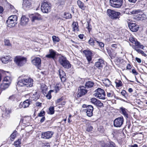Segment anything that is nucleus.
Returning <instances> with one entry per match:
<instances>
[{"mask_svg":"<svg viewBox=\"0 0 147 147\" xmlns=\"http://www.w3.org/2000/svg\"><path fill=\"white\" fill-rule=\"evenodd\" d=\"M20 78L21 77H20ZM18 82V85L19 87H25L27 88L31 87L33 85V80L31 78L26 77L25 76H22Z\"/></svg>","mask_w":147,"mask_h":147,"instance_id":"obj_1","label":"nucleus"},{"mask_svg":"<svg viewBox=\"0 0 147 147\" xmlns=\"http://www.w3.org/2000/svg\"><path fill=\"white\" fill-rule=\"evenodd\" d=\"M59 61L60 64L65 68L68 69L70 68L71 67V64L69 62L65 57L61 56L59 57Z\"/></svg>","mask_w":147,"mask_h":147,"instance_id":"obj_2","label":"nucleus"},{"mask_svg":"<svg viewBox=\"0 0 147 147\" xmlns=\"http://www.w3.org/2000/svg\"><path fill=\"white\" fill-rule=\"evenodd\" d=\"M17 17L16 16H9L6 21L7 26L10 27H14L17 24Z\"/></svg>","mask_w":147,"mask_h":147,"instance_id":"obj_3","label":"nucleus"},{"mask_svg":"<svg viewBox=\"0 0 147 147\" xmlns=\"http://www.w3.org/2000/svg\"><path fill=\"white\" fill-rule=\"evenodd\" d=\"M93 95L99 99L104 100L105 99V94L104 90L100 88H98L96 90Z\"/></svg>","mask_w":147,"mask_h":147,"instance_id":"obj_4","label":"nucleus"},{"mask_svg":"<svg viewBox=\"0 0 147 147\" xmlns=\"http://www.w3.org/2000/svg\"><path fill=\"white\" fill-rule=\"evenodd\" d=\"M27 61V58L22 56L16 57L14 59V61L16 65L19 66L23 65Z\"/></svg>","mask_w":147,"mask_h":147,"instance_id":"obj_5","label":"nucleus"},{"mask_svg":"<svg viewBox=\"0 0 147 147\" xmlns=\"http://www.w3.org/2000/svg\"><path fill=\"white\" fill-rule=\"evenodd\" d=\"M123 3V0H110V5L116 8L120 7Z\"/></svg>","mask_w":147,"mask_h":147,"instance_id":"obj_6","label":"nucleus"},{"mask_svg":"<svg viewBox=\"0 0 147 147\" xmlns=\"http://www.w3.org/2000/svg\"><path fill=\"white\" fill-rule=\"evenodd\" d=\"M107 12L108 16L112 19H116L120 15V12L110 9H108Z\"/></svg>","mask_w":147,"mask_h":147,"instance_id":"obj_7","label":"nucleus"},{"mask_svg":"<svg viewBox=\"0 0 147 147\" xmlns=\"http://www.w3.org/2000/svg\"><path fill=\"white\" fill-rule=\"evenodd\" d=\"M41 9L44 13H47L50 11V6L47 1H44L42 3Z\"/></svg>","mask_w":147,"mask_h":147,"instance_id":"obj_8","label":"nucleus"},{"mask_svg":"<svg viewBox=\"0 0 147 147\" xmlns=\"http://www.w3.org/2000/svg\"><path fill=\"white\" fill-rule=\"evenodd\" d=\"M83 52L86 58L88 63H90L92 59V51L89 50H85L83 51Z\"/></svg>","mask_w":147,"mask_h":147,"instance_id":"obj_9","label":"nucleus"},{"mask_svg":"<svg viewBox=\"0 0 147 147\" xmlns=\"http://www.w3.org/2000/svg\"><path fill=\"white\" fill-rule=\"evenodd\" d=\"M124 122V119L122 117H118L114 121V126L116 127H120Z\"/></svg>","mask_w":147,"mask_h":147,"instance_id":"obj_10","label":"nucleus"},{"mask_svg":"<svg viewBox=\"0 0 147 147\" xmlns=\"http://www.w3.org/2000/svg\"><path fill=\"white\" fill-rule=\"evenodd\" d=\"M86 88L84 86H82L79 88L78 93L77 94L78 97H80L85 95L87 92V90L86 89Z\"/></svg>","mask_w":147,"mask_h":147,"instance_id":"obj_11","label":"nucleus"},{"mask_svg":"<svg viewBox=\"0 0 147 147\" xmlns=\"http://www.w3.org/2000/svg\"><path fill=\"white\" fill-rule=\"evenodd\" d=\"M104 61L101 59H99L95 63V66L99 69H101L105 66Z\"/></svg>","mask_w":147,"mask_h":147,"instance_id":"obj_12","label":"nucleus"},{"mask_svg":"<svg viewBox=\"0 0 147 147\" xmlns=\"http://www.w3.org/2000/svg\"><path fill=\"white\" fill-rule=\"evenodd\" d=\"M54 132L52 131H47L42 134L41 138L44 139H49L52 137Z\"/></svg>","mask_w":147,"mask_h":147,"instance_id":"obj_13","label":"nucleus"},{"mask_svg":"<svg viewBox=\"0 0 147 147\" xmlns=\"http://www.w3.org/2000/svg\"><path fill=\"white\" fill-rule=\"evenodd\" d=\"M29 19L25 16H22L20 20V24L22 26H25L28 24Z\"/></svg>","mask_w":147,"mask_h":147,"instance_id":"obj_14","label":"nucleus"},{"mask_svg":"<svg viewBox=\"0 0 147 147\" xmlns=\"http://www.w3.org/2000/svg\"><path fill=\"white\" fill-rule=\"evenodd\" d=\"M30 104V101L28 99H27L23 102H20L19 105V107L20 109L25 108L28 107Z\"/></svg>","mask_w":147,"mask_h":147,"instance_id":"obj_15","label":"nucleus"},{"mask_svg":"<svg viewBox=\"0 0 147 147\" xmlns=\"http://www.w3.org/2000/svg\"><path fill=\"white\" fill-rule=\"evenodd\" d=\"M93 107L91 105H88L86 107L87 115L89 117H91L93 115Z\"/></svg>","mask_w":147,"mask_h":147,"instance_id":"obj_16","label":"nucleus"},{"mask_svg":"<svg viewBox=\"0 0 147 147\" xmlns=\"http://www.w3.org/2000/svg\"><path fill=\"white\" fill-rule=\"evenodd\" d=\"M128 26L129 29L132 32L137 31L139 28L138 25L132 23H129L128 24Z\"/></svg>","mask_w":147,"mask_h":147,"instance_id":"obj_17","label":"nucleus"},{"mask_svg":"<svg viewBox=\"0 0 147 147\" xmlns=\"http://www.w3.org/2000/svg\"><path fill=\"white\" fill-rule=\"evenodd\" d=\"M42 20L41 16L40 14L37 13L32 15L31 17V21L33 22L35 20Z\"/></svg>","mask_w":147,"mask_h":147,"instance_id":"obj_18","label":"nucleus"},{"mask_svg":"<svg viewBox=\"0 0 147 147\" xmlns=\"http://www.w3.org/2000/svg\"><path fill=\"white\" fill-rule=\"evenodd\" d=\"M49 54L46 55V57L49 58L54 59L56 55V52L52 49H51L49 50Z\"/></svg>","mask_w":147,"mask_h":147,"instance_id":"obj_19","label":"nucleus"},{"mask_svg":"<svg viewBox=\"0 0 147 147\" xmlns=\"http://www.w3.org/2000/svg\"><path fill=\"white\" fill-rule=\"evenodd\" d=\"M106 144L104 142H101V145L102 147H116L115 144L113 142H109L108 144Z\"/></svg>","mask_w":147,"mask_h":147,"instance_id":"obj_20","label":"nucleus"},{"mask_svg":"<svg viewBox=\"0 0 147 147\" xmlns=\"http://www.w3.org/2000/svg\"><path fill=\"white\" fill-rule=\"evenodd\" d=\"M58 71L59 72V74L60 78L62 82H65L66 80V75L65 72L62 70L59 69Z\"/></svg>","mask_w":147,"mask_h":147,"instance_id":"obj_21","label":"nucleus"},{"mask_svg":"<svg viewBox=\"0 0 147 147\" xmlns=\"http://www.w3.org/2000/svg\"><path fill=\"white\" fill-rule=\"evenodd\" d=\"M41 59L39 57H35L32 61V63L36 66H39L41 64Z\"/></svg>","mask_w":147,"mask_h":147,"instance_id":"obj_22","label":"nucleus"},{"mask_svg":"<svg viewBox=\"0 0 147 147\" xmlns=\"http://www.w3.org/2000/svg\"><path fill=\"white\" fill-rule=\"evenodd\" d=\"M31 0H25L24 1L23 6L24 8H29L31 7Z\"/></svg>","mask_w":147,"mask_h":147,"instance_id":"obj_23","label":"nucleus"},{"mask_svg":"<svg viewBox=\"0 0 147 147\" xmlns=\"http://www.w3.org/2000/svg\"><path fill=\"white\" fill-rule=\"evenodd\" d=\"M10 57L9 56L3 57L1 58L2 62L4 63H8L10 61Z\"/></svg>","mask_w":147,"mask_h":147,"instance_id":"obj_24","label":"nucleus"},{"mask_svg":"<svg viewBox=\"0 0 147 147\" xmlns=\"http://www.w3.org/2000/svg\"><path fill=\"white\" fill-rule=\"evenodd\" d=\"M10 84L9 83H6L3 82V83L1 84L0 88L2 90H4L8 87Z\"/></svg>","mask_w":147,"mask_h":147,"instance_id":"obj_25","label":"nucleus"},{"mask_svg":"<svg viewBox=\"0 0 147 147\" xmlns=\"http://www.w3.org/2000/svg\"><path fill=\"white\" fill-rule=\"evenodd\" d=\"M94 85L93 82L90 81L86 82L85 84V87L87 88H90L92 87Z\"/></svg>","mask_w":147,"mask_h":147,"instance_id":"obj_26","label":"nucleus"},{"mask_svg":"<svg viewBox=\"0 0 147 147\" xmlns=\"http://www.w3.org/2000/svg\"><path fill=\"white\" fill-rule=\"evenodd\" d=\"M120 109L121 110L122 114L125 116L127 117L128 115L127 112V110L122 107L120 108Z\"/></svg>","mask_w":147,"mask_h":147,"instance_id":"obj_27","label":"nucleus"},{"mask_svg":"<svg viewBox=\"0 0 147 147\" xmlns=\"http://www.w3.org/2000/svg\"><path fill=\"white\" fill-rule=\"evenodd\" d=\"M103 83L106 86H109L111 85V82L108 79H105L102 80Z\"/></svg>","mask_w":147,"mask_h":147,"instance_id":"obj_28","label":"nucleus"},{"mask_svg":"<svg viewBox=\"0 0 147 147\" xmlns=\"http://www.w3.org/2000/svg\"><path fill=\"white\" fill-rule=\"evenodd\" d=\"M11 81V78L8 76L5 77L4 78L3 82L6 83H9L10 84Z\"/></svg>","mask_w":147,"mask_h":147,"instance_id":"obj_29","label":"nucleus"},{"mask_svg":"<svg viewBox=\"0 0 147 147\" xmlns=\"http://www.w3.org/2000/svg\"><path fill=\"white\" fill-rule=\"evenodd\" d=\"M78 24L77 22H74L72 24L73 31H78Z\"/></svg>","mask_w":147,"mask_h":147,"instance_id":"obj_30","label":"nucleus"},{"mask_svg":"<svg viewBox=\"0 0 147 147\" xmlns=\"http://www.w3.org/2000/svg\"><path fill=\"white\" fill-rule=\"evenodd\" d=\"M39 97V95L37 94L36 92H35L31 96V97L33 98V100H35L38 99Z\"/></svg>","mask_w":147,"mask_h":147,"instance_id":"obj_31","label":"nucleus"},{"mask_svg":"<svg viewBox=\"0 0 147 147\" xmlns=\"http://www.w3.org/2000/svg\"><path fill=\"white\" fill-rule=\"evenodd\" d=\"M11 111L10 109H5V113L3 115L6 118L7 117H9V114L11 113Z\"/></svg>","mask_w":147,"mask_h":147,"instance_id":"obj_32","label":"nucleus"},{"mask_svg":"<svg viewBox=\"0 0 147 147\" xmlns=\"http://www.w3.org/2000/svg\"><path fill=\"white\" fill-rule=\"evenodd\" d=\"M77 4L80 8L82 9H84V3L81 1L80 0H78L77 1Z\"/></svg>","mask_w":147,"mask_h":147,"instance_id":"obj_33","label":"nucleus"},{"mask_svg":"<svg viewBox=\"0 0 147 147\" xmlns=\"http://www.w3.org/2000/svg\"><path fill=\"white\" fill-rule=\"evenodd\" d=\"M116 87L118 88L122 86V82L121 80H116L115 81Z\"/></svg>","mask_w":147,"mask_h":147,"instance_id":"obj_34","label":"nucleus"},{"mask_svg":"<svg viewBox=\"0 0 147 147\" xmlns=\"http://www.w3.org/2000/svg\"><path fill=\"white\" fill-rule=\"evenodd\" d=\"M135 47H136L138 48H140L143 49L144 47L143 45H142L139 42L137 41L135 44Z\"/></svg>","mask_w":147,"mask_h":147,"instance_id":"obj_35","label":"nucleus"},{"mask_svg":"<svg viewBox=\"0 0 147 147\" xmlns=\"http://www.w3.org/2000/svg\"><path fill=\"white\" fill-rule=\"evenodd\" d=\"M107 96L109 97H114L115 94H114L113 92L112 91H111L110 92H107Z\"/></svg>","mask_w":147,"mask_h":147,"instance_id":"obj_36","label":"nucleus"},{"mask_svg":"<svg viewBox=\"0 0 147 147\" xmlns=\"http://www.w3.org/2000/svg\"><path fill=\"white\" fill-rule=\"evenodd\" d=\"M21 139L20 138H19L17 141L15 142L14 145L16 147H20V145L21 144Z\"/></svg>","mask_w":147,"mask_h":147,"instance_id":"obj_37","label":"nucleus"},{"mask_svg":"<svg viewBox=\"0 0 147 147\" xmlns=\"http://www.w3.org/2000/svg\"><path fill=\"white\" fill-rule=\"evenodd\" d=\"M63 17L66 19H70L71 18V15L69 13H65L64 14Z\"/></svg>","mask_w":147,"mask_h":147,"instance_id":"obj_38","label":"nucleus"},{"mask_svg":"<svg viewBox=\"0 0 147 147\" xmlns=\"http://www.w3.org/2000/svg\"><path fill=\"white\" fill-rule=\"evenodd\" d=\"M52 40L54 42H59V39L58 37L55 36H53L52 37Z\"/></svg>","mask_w":147,"mask_h":147,"instance_id":"obj_39","label":"nucleus"},{"mask_svg":"<svg viewBox=\"0 0 147 147\" xmlns=\"http://www.w3.org/2000/svg\"><path fill=\"white\" fill-rule=\"evenodd\" d=\"M88 43L91 46L94 45V39L91 38L88 41Z\"/></svg>","mask_w":147,"mask_h":147,"instance_id":"obj_40","label":"nucleus"},{"mask_svg":"<svg viewBox=\"0 0 147 147\" xmlns=\"http://www.w3.org/2000/svg\"><path fill=\"white\" fill-rule=\"evenodd\" d=\"M129 40L131 42L134 44H135L137 41L136 39L131 37L129 38Z\"/></svg>","mask_w":147,"mask_h":147,"instance_id":"obj_41","label":"nucleus"},{"mask_svg":"<svg viewBox=\"0 0 147 147\" xmlns=\"http://www.w3.org/2000/svg\"><path fill=\"white\" fill-rule=\"evenodd\" d=\"M60 85L59 84H56L55 86L54 89L56 92H57L59 90Z\"/></svg>","mask_w":147,"mask_h":147,"instance_id":"obj_42","label":"nucleus"},{"mask_svg":"<svg viewBox=\"0 0 147 147\" xmlns=\"http://www.w3.org/2000/svg\"><path fill=\"white\" fill-rule=\"evenodd\" d=\"M5 45L8 46H11V44L9 40L5 39L4 40Z\"/></svg>","mask_w":147,"mask_h":147,"instance_id":"obj_43","label":"nucleus"},{"mask_svg":"<svg viewBox=\"0 0 147 147\" xmlns=\"http://www.w3.org/2000/svg\"><path fill=\"white\" fill-rule=\"evenodd\" d=\"M45 113L44 111H41L38 114V116L39 117H44Z\"/></svg>","mask_w":147,"mask_h":147,"instance_id":"obj_44","label":"nucleus"},{"mask_svg":"<svg viewBox=\"0 0 147 147\" xmlns=\"http://www.w3.org/2000/svg\"><path fill=\"white\" fill-rule=\"evenodd\" d=\"M98 100L95 98H92L90 99V101L93 104L95 105Z\"/></svg>","mask_w":147,"mask_h":147,"instance_id":"obj_45","label":"nucleus"},{"mask_svg":"<svg viewBox=\"0 0 147 147\" xmlns=\"http://www.w3.org/2000/svg\"><path fill=\"white\" fill-rule=\"evenodd\" d=\"M130 12L132 14H137L140 12L139 10H134Z\"/></svg>","mask_w":147,"mask_h":147,"instance_id":"obj_46","label":"nucleus"},{"mask_svg":"<svg viewBox=\"0 0 147 147\" xmlns=\"http://www.w3.org/2000/svg\"><path fill=\"white\" fill-rule=\"evenodd\" d=\"M93 129L92 126L90 125H88L86 129V131L88 132H90Z\"/></svg>","mask_w":147,"mask_h":147,"instance_id":"obj_47","label":"nucleus"},{"mask_svg":"<svg viewBox=\"0 0 147 147\" xmlns=\"http://www.w3.org/2000/svg\"><path fill=\"white\" fill-rule=\"evenodd\" d=\"M103 104L100 101L98 100L95 105L99 107H101L103 106Z\"/></svg>","mask_w":147,"mask_h":147,"instance_id":"obj_48","label":"nucleus"},{"mask_svg":"<svg viewBox=\"0 0 147 147\" xmlns=\"http://www.w3.org/2000/svg\"><path fill=\"white\" fill-rule=\"evenodd\" d=\"M16 95H13L9 98V99L12 100H14L16 98Z\"/></svg>","mask_w":147,"mask_h":147,"instance_id":"obj_49","label":"nucleus"},{"mask_svg":"<svg viewBox=\"0 0 147 147\" xmlns=\"http://www.w3.org/2000/svg\"><path fill=\"white\" fill-rule=\"evenodd\" d=\"M49 111L50 113L51 114H53L54 113V107H51L49 108Z\"/></svg>","mask_w":147,"mask_h":147,"instance_id":"obj_50","label":"nucleus"},{"mask_svg":"<svg viewBox=\"0 0 147 147\" xmlns=\"http://www.w3.org/2000/svg\"><path fill=\"white\" fill-rule=\"evenodd\" d=\"M17 132H13L11 135L10 137L13 139H14L16 136Z\"/></svg>","mask_w":147,"mask_h":147,"instance_id":"obj_51","label":"nucleus"},{"mask_svg":"<svg viewBox=\"0 0 147 147\" xmlns=\"http://www.w3.org/2000/svg\"><path fill=\"white\" fill-rule=\"evenodd\" d=\"M46 97L47 99H50L51 98V96L50 92H49L46 95Z\"/></svg>","mask_w":147,"mask_h":147,"instance_id":"obj_52","label":"nucleus"},{"mask_svg":"<svg viewBox=\"0 0 147 147\" xmlns=\"http://www.w3.org/2000/svg\"><path fill=\"white\" fill-rule=\"evenodd\" d=\"M96 42L98 44L99 46L101 47H103L104 44L103 43L101 42H99L97 40L96 41Z\"/></svg>","mask_w":147,"mask_h":147,"instance_id":"obj_53","label":"nucleus"},{"mask_svg":"<svg viewBox=\"0 0 147 147\" xmlns=\"http://www.w3.org/2000/svg\"><path fill=\"white\" fill-rule=\"evenodd\" d=\"M63 97H61L60 98L57 99L56 101V103H59L61 101L63 100Z\"/></svg>","mask_w":147,"mask_h":147,"instance_id":"obj_54","label":"nucleus"},{"mask_svg":"<svg viewBox=\"0 0 147 147\" xmlns=\"http://www.w3.org/2000/svg\"><path fill=\"white\" fill-rule=\"evenodd\" d=\"M47 90V87H45L44 88V89H42V91L43 92V93L45 95L46 94V92Z\"/></svg>","mask_w":147,"mask_h":147,"instance_id":"obj_55","label":"nucleus"},{"mask_svg":"<svg viewBox=\"0 0 147 147\" xmlns=\"http://www.w3.org/2000/svg\"><path fill=\"white\" fill-rule=\"evenodd\" d=\"M134 49L137 51V52L138 53H141V51H142V50L136 48V47H135L134 48Z\"/></svg>","mask_w":147,"mask_h":147,"instance_id":"obj_56","label":"nucleus"},{"mask_svg":"<svg viewBox=\"0 0 147 147\" xmlns=\"http://www.w3.org/2000/svg\"><path fill=\"white\" fill-rule=\"evenodd\" d=\"M65 3V1L63 0H61L59 1L60 5H63Z\"/></svg>","mask_w":147,"mask_h":147,"instance_id":"obj_57","label":"nucleus"},{"mask_svg":"<svg viewBox=\"0 0 147 147\" xmlns=\"http://www.w3.org/2000/svg\"><path fill=\"white\" fill-rule=\"evenodd\" d=\"M35 105L37 107H41V106L42 103L39 102H36L35 103Z\"/></svg>","mask_w":147,"mask_h":147,"instance_id":"obj_58","label":"nucleus"},{"mask_svg":"<svg viewBox=\"0 0 147 147\" xmlns=\"http://www.w3.org/2000/svg\"><path fill=\"white\" fill-rule=\"evenodd\" d=\"M132 72L135 75H137L138 74V73L137 72L136 70L135 69H132Z\"/></svg>","mask_w":147,"mask_h":147,"instance_id":"obj_59","label":"nucleus"},{"mask_svg":"<svg viewBox=\"0 0 147 147\" xmlns=\"http://www.w3.org/2000/svg\"><path fill=\"white\" fill-rule=\"evenodd\" d=\"M126 93V91L125 90H123L121 92V94L124 96H125V95Z\"/></svg>","mask_w":147,"mask_h":147,"instance_id":"obj_60","label":"nucleus"},{"mask_svg":"<svg viewBox=\"0 0 147 147\" xmlns=\"http://www.w3.org/2000/svg\"><path fill=\"white\" fill-rule=\"evenodd\" d=\"M136 61L138 63H140L141 62V60L140 59L138 58V57H136Z\"/></svg>","mask_w":147,"mask_h":147,"instance_id":"obj_61","label":"nucleus"},{"mask_svg":"<svg viewBox=\"0 0 147 147\" xmlns=\"http://www.w3.org/2000/svg\"><path fill=\"white\" fill-rule=\"evenodd\" d=\"M45 119V116L42 117L40 120V122L41 123L43 122Z\"/></svg>","mask_w":147,"mask_h":147,"instance_id":"obj_62","label":"nucleus"},{"mask_svg":"<svg viewBox=\"0 0 147 147\" xmlns=\"http://www.w3.org/2000/svg\"><path fill=\"white\" fill-rule=\"evenodd\" d=\"M131 68V65L129 64H128L127 66V69H130Z\"/></svg>","mask_w":147,"mask_h":147,"instance_id":"obj_63","label":"nucleus"},{"mask_svg":"<svg viewBox=\"0 0 147 147\" xmlns=\"http://www.w3.org/2000/svg\"><path fill=\"white\" fill-rule=\"evenodd\" d=\"M84 35L83 34H80L78 36L81 39H83V38Z\"/></svg>","mask_w":147,"mask_h":147,"instance_id":"obj_64","label":"nucleus"}]
</instances>
